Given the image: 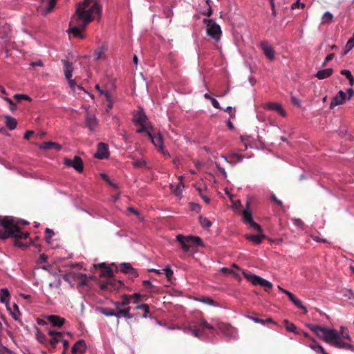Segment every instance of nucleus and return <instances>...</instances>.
I'll use <instances>...</instances> for the list:
<instances>
[{
    "mask_svg": "<svg viewBox=\"0 0 354 354\" xmlns=\"http://www.w3.org/2000/svg\"><path fill=\"white\" fill-rule=\"evenodd\" d=\"M28 236L27 232H21L19 227L15 223L11 216H0V240H6L9 237H14V245L19 248H26L27 245L18 239H26Z\"/></svg>",
    "mask_w": 354,
    "mask_h": 354,
    "instance_id": "1",
    "label": "nucleus"
},
{
    "mask_svg": "<svg viewBox=\"0 0 354 354\" xmlns=\"http://www.w3.org/2000/svg\"><path fill=\"white\" fill-rule=\"evenodd\" d=\"M102 11L101 6L97 2H95L88 9L78 4L75 13L71 19L69 26L85 29L87 25L94 19L93 15L96 14L99 20L102 15Z\"/></svg>",
    "mask_w": 354,
    "mask_h": 354,
    "instance_id": "2",
    "label": "nucleus"
},
{
    "mask_svg": "<svg viewBox=\"0 0 354 354\" xmlns=\"http://www.w3.org/2000/svg\"><path fill=\"white\" fill-rule=\"evenodd\" d=\"M308 327L319 337L332 346L354 352V346L343 342L340 338L339 333L336 330L312 324H310Z\"/></svg>",
    "mask_w": 354,
    "mask_h": 354,
    "instance_id": "3",
    "label": "nucleus"
},
{
    "mask_svg": "<svg viewBox=\"0 0 354 354\" xmlns=\"http://www.w3.org/2000/svg\"><path fill=\"white\" fill-rule=\"evenodd\" d=\"M176 240L179 242L185 252L189 251L191 248L198 247L203 244L201 239L198 236H184L182 234H178L176 236Z\"/></svg>",
    "mask_w": 354,
    "mask_h": 354,
    "instance_id": "4",
    "label": "nucleus"
},
{
    "mask_svg": "<svg viewBox=\"0 0 354 354\" xmlns=\"http://www.w3.org/2000/svg\"><path fill=\"white\" fill-rule=\"evenodd\" d=\"M244 277L253 285L264 287L266 292H269L272 288V284L270 281L246 270L243 271Z\"/></svg>",
    "mask_w": 354,
    "mask_h": 354,
    "instance_id": "5",
    "label": "nucleus"
},
{
    "mask_svg": "<svg viewBox=\"0 0 354 354\" xmlns=\"http://www.w3.org/2000/svg\"><path fill=\"white\" fill-rule=\"evenodd\" d=\"M64 281L71 283L73 281L77 282V287H82L87 285L88 277L83 273H76L74 272L65 274L63 277Z\"/></svg>",
    "mask_w": 354,
    "mask_h": 354,
    "instance_id": "6",
    "label": "nucleus"
},
{
    "mask_svg": "<svg viewBox=\"0 0 354 354\" xmlns=\"http://www.w3.org/2000/svg\"><path fill=\"white\" fill-rule=\"evenodd\" d=\"M203 21L207 24V35L215 41H219L222 34L220 26L218 25L213 19H205Z\"/></svg>",
    "mask_w": 354,
    "mask_h": 354,
    "instance_id": "7",
    "label": "nucleus"
},
{
    "mask_svg": "<svg viewBox=\"0 0 354 354\" xmlns=\"http://www.w3.org/2000/svg\"><path fill=\"white\" fill-rule=\"evenodd\" d=\"M64 163L68 167L74 168L77 172H82L84 169V164L80 157L75 156L73 160L65 158Z\"/></svg>",
    "mask_w": 354,
    "mask_h": 354,
    "instance_id": "8",
    "label": "nucleus"
},
{
    "mask_svg": "<svg viewBox=\"0 0 354 354\" xmlns=\"http://www.w3.org/2000/svg\"><path fill=\"white\" fill-rule=\"evenodd\" d=\"M204 328L212 330L214 328L212 325L208 324L206 321L202 319L201 321L200 327H198V328L195 327V326L194 328L190 327V328H189L188 330H189V333L194 337H201V336L203 335Z\"/></svg>",
    "mask_w": 354,
    "mask_h": 354,
    "instance_id": "9",
    "label": "nucleus"
},
{
    "mask_svg": "<svg viewBox=\"0 0 354 354\" xmlns=\"http://www.w3.org/2000/svg\"><path fill=\"white\" fill-rule=\"evenodd\" d=\"M133 122L136 125H151L142 109L138 111L134 114Z\"/></svg>",
    "mask_w": 354,
    "mask_h": 354,
    "instance_id": "10",
    "label": "nucleus"
},
{
    "mask_svg": "<svg viewBox=\"0 0 354 354\" xmlns=\"http://www.w3.org/2000/svg\"><path fill=\"white\" fill-rule=\"evenodd\" d=\"M72 71H73V66L72 64L68 62H64V74L65 77L68 81V83L70 84V86L74 90L75 86L78 87L80 89H83L82 87H80L79 86H77L74 80H71L72 77Z\"/></svg>",
    "mask_w": 354,
    "mask_h": 354,
    "instance_id": "11",
    "label": "nucleus"
},
{
    "mask_svg": "<svg viewBox=\"0 0 354 354\" xmlns=\"http://www.w3.org/2000/svg\"><path fill=\"white\" fill-rule=\"evenodd\" d=\"M260 47L268 59L270 60H273L274 59L275 51L267 41H261Z\"/></svg>",
    "mask_w": 354,
    "mask_h": 354,
    "instance_id": "12",
    "label": "nucleus"
},
{
    "mask_svg": "<svg viewBox=\"0 0 354 354\" xmlns=\"http://www.w3.org/2000/svg\"><path fill=\"white\" fill-rule=\"evenodd\" d=\"M346 99V94L343 91H339L337 94L333 97L330 104V109H333L336 106L343 104Z\"/></svg>",
    "mask_w": 354,
    "mask_h": 354,
    "instance_id": "13",
    "label": "nucleus"
},
{
    "mask_svg": "<svg viewBox=\"0 0 354 354\" xmlns=\"http://www.w3.org/2000/svg\"><path fill=\"white\" fill-rule=\"evenodd\" d=\"M109 156L108 145L104 142H100L97 145V152L95 153V157L98 159H105Z\"/></svg>",
    "mask_w": 354,
    "mask_h": 354,
    "instance_id": "14",
    "label": "nucleus"
},
{
    "mask_svg": "<svg viewBox=\"0 0 354 354\" xmlns=\"http://www.w3.org/2000/svg\"><path fill=\"white\" fill-rule=\"evenodd\" d=\"M283 293H285L289 298V299L299 308L304 310V313H307V308L304 306L301 301L297 299L292 292L288 290H283Z\"/></svg>",
    "mask_w": 354,
    "mask_h": 354,
    "instance_id": "15",
    "label": "nucleus"
},
{
    "mask_svg": "<svg viewBox=\"0 0 354 354\" xmlns=\"http://www.w3.org/2000/svg\"><path fill=\"white\" fill-rule=\"evenodd\" d=\"M149 139L151 140V142L153 144V145L157 148L158 150H162L163 145V140L162 136L160 133H158V136H153V132L151 133H149Z\"/></svg>",
    "mask_w": 354,
    "mask_h": 354,
    "instance_id": "16",
    "label": "nucleus"
},
{
    "mask_svg": "<svg viewBox=\"0 0 354 354\" xmlns=\"http://www.w3.org/2000/svg\"><path fill=\"white\" fill-rule=\"evenodd\" d=\"M95 268H100L102 269L100 276L103 277H112L113 272L111 268L106 266L105 263H101L97 265H94Z\"/></svg>",
    "mask_w": 354,
    "mask_h": 354,
    "instance_id": "17",
    "label": "nucleus"
},
{
    "mask_svg": "<svg viewBox=\"0 0 354 354\" xmlns=\"http://www.w3.org/2000/svg\"><path fill=\"white\" fill-rule=\"evenodd\" d=\"M245 238L256 245H259L263 239H266V236L262 233L259 234H245Z\"/></svg>",
    "mask_w": 354,
    "mask_h": 354,
    "instance_id": "18",
    "label": "nucleus"
},
{
    "mask_svg": "<svg viewBox=\"0 0 354 354\" xmlns=\"http://www.w3.org/2000/svg\"><path fill=\"white\" fill-rule=\"evenodd\" d=\"M120 270L125 273L129 274L133 277H136L138 276L136 270L131 266V265L129 263H122L120 264Z\"/></svg>",
    "mask_w": 354,
    "mask_h": 354,
    "instance_id": "19",
    "label": "nucleus"
},
{
    "mask_svg": "<svg viewBox=\"0 0 354 354\" xmlns=\"http://www.w3.org/2000/svg\"><path fill=\"white\" fill-rule=\"evenodd\" d=\"M47 320L53 326L57 327L62 326L65 323V319L60 317L58 315H49L47 317Z\"/></svg>",
    "mask_w": 354,
    "mask_h": 354,
    "instance_id": "20",
    "label": "nucleus"
},
{
    "mask_svg": "<svg viewBox=\"0 0 354 354\" xmlns=\"http://www.w3.org/2000/svg\"><path fill=\"white\" fill-rule=\"evenodd\" d=\"M86 348V342L84 339H79L72 347L71 352L73 354L83 353Z\"/></svg>",
    "mask_w": 354,
    "mask_h": 354,
    "instance_id": "21",
    "label": "nucleus"
},
{
    "mask_svg": "<svg viewBox=\"0 0 354 354\" xmlns=\"http://www.w3.org/2000/svg\"><path fill=\"white\" fill-rule=\"evenodd\" d=\"M39 147L44 150L55 149L56 151H60L62 148V145L59 144L51 141L41 143Z\"/></svg>",
    "mask_w": 354,
    "mask_h": 354,
    "instance_id": "22",
    "label": "nucleus"
},
{
    "mask_svg": "<svg viewBox=\"0 0 354 354\" xmlns=\"http://www.w3.org/2000/svg\"><path fill=\"white\" fill-rule=\"evenodd\" d=\"M97 125V121L96 118L90 114H87L86 117V126L90 131H94Z\"/></svg>",
    "mask_w": 354,
    "mask_h": 354,
    "instance_id": "23",
    "label": "nucleus"
},
{
    "mask_svg": "<svg viewBox=\"0 0 354 354\" xmlns=\"http://www.w3.org/2000/svg\"><path fill=\"white\" fill-rule=\"evenodd\" d=\"M116 283L121 284V281H113L111 279H108L106 282L102 283L100 284V289L102 290H110L111 291L112 289H115L117 288Z\"/></svg>",
    "mask_w": 354,
    "mask_h": 354,
    "instance_id": "24",
    "label": "nucleus"
},
{
    "mask_svg": "<svg viewBox=\"0 0 354 354\" xmlns=\"http://www.w3.org/2000/svg\"><path fill=\"white\" fill-rule=\"evenodd\" d=\"M267 108L269 110L277 111L283 117H285L286 115V111L283 110L281 105L278 103L269 102L267 104Z\"/></svg>",
    "mask_w": 354,
    "mask_h": 354,
    "instance_id": "25",
    "label": "nucleus"
},
{
    "mask_svg": "<svg viewBox=\"0 0 354 354\" xmlns=\"http://www.w3.org/2000/svg\"><path fill=\"white\" fill-rule=\"evenodd\" d=\"M243 219L245 223H252L253 221L252 212L250 210V202L248 201L246 203V208L243 211Z\"/></svg>",
    "mask_w": 354,
    "mask_h": 354,
    "instance_id": "26",
    "label": "nucleus"
},
{
    "mask_svg": "<svg viewBox=\"0 0 354 354\" xmlns=\"http://www.w3.org/2000/svg\"><path fill=\"white\" fill-rule=\"evenodd\" d=\"M4 118L6 127L11 131L14 130L17 125V120L10 115H5Z\"/></svg>",
    "mask_w": 354,
    "mask_h": 354,
    "instance_id": "27",
    "label": "nucleus"
},
{
    "mask_svg": "<svg viewBox=\"0 0 354 354\" xmlns=\"http://www.w3.org/2000/svg\"><path fill=\"white\" fill-rule=\"evenodd\" d=\"M333 70L332 68H326L317 71L315 76L319 80H324L325 78L330 77L333 74Z\"/></svg>",
    "mask_w": 354,
    "mask_h": 354,
    "instance_id": "28",
    "label": "nucleus"
},
{
    "mask_svg": "<svg viewBox=\"0 0 354 354\" xmlns=\"http://www.w3.org/2000/svg\"><path fill=\"white\" fill-rule=\"evenodd\" d=\"M84 29L77 28V27H71L69 26V29L68 30V34H73V35L75 37H79L81 39H83L84 37V35L82 33V32Z\"/></svg>",
    "mask_w": 354,
    "mask_h": 354,
    "instance_id": "29",
    "label": "nucleus"
},
{
    "mask_svg": "<svg viewBox=\"0 0 354 354\" xmlns=\"http://www.w3.org/2000/svg\"><path fill=\"white\" fill-rule=\"evenodd\" d=\"M130 309H131L130 307H127L124 309H121L120 308H116L117 310H116L115 313H117L118 315V317H120L122 316V317H126L127 319H131L133 317L130 314Z\"/></svg>",
    "mask_w": 354,
    "mask_h": 354,
    "instance_id": "30",
    "label": "nucleus"
},
{
    "mask_svg": "<svg viewBox=\"0 0 354 354\" xmlns=\"http://www.w3.org/2000/svg\"><path fill=\"white\" fill-rule=\"evenodd\" d=\"M170 187L174 194L177 196H181L184 188V185L182 181L179 182L174 188V185L171 184Z\"/></svg>",
    "mask_w": 354,
    "mask_h": 354,
    "instance_id": "31",
    "label": "nucleus"
},
{
    "mask_svg": "<svg viewBox=\"0 0 354 354\" xmlns=\"http://www.w3.org/2000/svg\"><path fill=\"white\" fill-rule=\"evenodd\" d=\"M10 297V293L7 288H3L1 290L0 300L2 303L6 304V306L8 305V301Z\"/></svg>",
    "mask_w": 354,
    "mask_h": 354,
    "instance_id": "32",
    "label": "nucleus"
},
{
    "mask_svg": "<svg viewBox=\"0 0 354 354\" xmlns=\"http://www.w3.org/2000/svg\"><path fill=\"white\" fill-rule=\"evenodd\" d=\"M140 127L136 130V133H146L147 136H149V133H151L153 131V128L151 125H139Z\"/></svg>",
    "mask_w": 354,
    "mask_h": 354,
    "instance_id": "33",
    "label": "nucleus"
},
{
    "mask_svg": "<svg viewBox=\"0 0 354 354\" xmlns=\"http://www.w3.org/2000/svg\"><path fill=\"white\" fill-rule=\"evenodd\" d=\"M130 300H131L130 296L124 295L122 297V301H120V302L118 301L115 303L116 308H119L122 306L129 305L130 304Z\"/></svg>",
    "mask_w": 354,
    "mask_h": 354,
    "instance_id": "34",
    "label": "nucleus"
},
{
    "mask_svg": "<svg viewBox=\"0 0 354 354\" xmlns=\"http://www.w3.org/2000/svg\"><path fill=\"white\" fill-rule=\"evenodd\" d=\"M12 308H13V310H12L11 308H10L8 307V306H7V308H8V310L10 311V314H11L12 317L15 320H18L19 319V317L21 315L20 312H19V307H18V306L16 304H14Z\"/></svg>",
    "mask_w": 354,
    "mask_h": 354,
    "instance_id": "35",
    "label": "nucleus"
},
{
    "mask_svg": "<svg viewBox=\"0 0 354 354\" xmlns=\"http://www.w3.org/2000/svg\"><path fill=\"white\" fill-rule=\"evenodd\" d=\"M106 49L104 47L97 48L94 52L95 59L99 60L105 57Z\"/></svg>",
    "mask_w": 354,
    "mask_h": 354,
    "instance_id": "36",
    "label": "nucleus"
},
{
    "mask_svg": "<svg viewBox=\"0 0 354 354\" xmlns=\"http://www.w3.org/2000/svg\"><path fill=\"white\" fill-rule=\"evenodd\" d=\"M57 0H49L48 6L42 11V15H46L53 10L56 6Z\"/></svg>",
    "mask_w": 354,
    "mask_h": 354,
    "instance_id": "37",
    "label": "nucleus"
},
{
    "mask_svg": "<svg viewBox=\"0 0 354 354\" xmlns=\"http://www.w3.org/2000/svg\"><path fill=\"white\" fill-rule=\"evenodd\" d=\"M283 324L286 326V330L289 332H292L298 334L299 332L297 330V327L293 323H290L288 319L283 320Z\"/></svg>",
    "mask_w": 354,
    "mask_h": 354,
    "instance_id": "38",
    "label": "nucleus"
},
{
    "mask_svg": "<svg viewBox=\"0 0 354 354\" xmlns=\"http://www.w3.org/2000/svg\"><path fill=\"white\" fill-rule=\"evenodd\" d=\"M339 335H340V338L342 337L345 339H347L348 342L352 341V338L349 335L348 330L347 328H346V327L341 326Z\"/></svg>",
    "mask_w": 354,
    "mask_h": 354,
    "instance_id": "39",
    "label": "nucleus"
},
{
    "mask_svg": "<svg viewBox=\"0 0 354 354\" xmlns=\"http://www.w3.org/2000/svg\"><path fill=\"white\" fill-rule=\"evenodd\" d=\"M310 347L317 353H321L322 354H328L325 351L323 346L316 342H313V343L310 345Z\"/></svg>",
    "mask_w": 354,
    "mask_h": 354,
    "instance_id": "40",
    "label": "nucleus"
},
{
    "mask_svg": "<svg viewBox=\"0 0 354 354\" xmlns=\"http://www.w3.org/2000/svg\"><path fill=\"white\" fill-rule=\"evenodd\" d=\"M333 19V15L329 12H326L322 16V24H329L332 22Z\"/></svg>",
    "mask_w": 354,
    "mask_h": 354,
    "instance_id": "41",
    "label": "nucleus"
},
{
    "mask_svg": "<svg viewBox=\"0 0 354 354\" xmlns=\"http://www.w3.org/2000/svg\"><path fill=\"white\" fill-rule=\"evenodd\" d=\"M200 223L204 228H209L212 225V222L207 218L199 217Z\"/></svg>",
    "mask_w": 354,
    "mask_h": 354,
    "instance_id": "42",
    "label": "nucleus"
},
{
    "mask_svg": "<svg viewBox=\"0 0 354 354\" xmlns=\"http://www.w3.org/2000/svg\"><path fill=\"white\" fill-rule=\"evenodd\" d=\"M136 308L142 310L144 311L145 313L143 315V317H147L148 314L149 313V307L148 304H142L140 305H138L136 307Z\"/></svg>",
    "mask_w": 354,
    "mask_h": 354,
    "instance_id": "43",
    "label": "nucleus"
},
{
    "mask_svg": "<svg viewBox=\"0 0 354 354\" xmlns=\"http://www.w3.org/2000/svg\"><path fill=\"white\" fill-rule=\"evenodd\" d=\"M36 338L40 343L42 344H45L47 342L46 336L39 330H37V331Z\"/></svg>",
    "mask_w": 354,
    "mask_h": 354,
    "instance_id": "44",
    "label": "nucleus"
},
{
    "mask_svg": "<svg viewBox=\"0 0 354 354\" xmlns=\"http://www.w3.org/2000/svg\"><path fill=\"white\" fill-rule=\"evenodd\" d=\"M61 337L62 336H59V335H56V336L52 337V338L49 341V343L53 348H55L57 344L59 342H61V340L62 339H61Z\"/></svg>",
    "mask_w": 354,
    "mask_h": 354,
    "instance_id": "45",
    "label": "nucleus"
},
{
    "mask_svg": "<svg viewBox=\"0 0 354 354\" xmlns=\"http://www.w3.org/2000/svg\"><path fill=\"white\" fill-rule=\"evenodd\" d=\"M95 88L96 90L98 91V92L100 93V95H104L105 96L106 100H109L110 93L109 91L101 89L99 84H96Z\"/></svg>",
    "mask_w": 354,
    "mask_h": 354,
    "instance_id": "46",
    "label": "nucleus"
},
{
    "mask_svg": "<svg viewBox=\"0 0 354 354\" xmlns=\"http://www.w3.org/2000/svg\"><path fill=\"white\" fill-rule=\"evenodd\" d=\"M14 97L17 100V102H20L22 100H26L28 101L31 100V98L29 96H28L27 95H24V94H15L14 95Z\"/></svg>",
    "mask_w": 354,
    "mask_h": 354,
    "instance_id": "47",
    "label": "nucleus"
},
{
    "mask_svg": "<svg viewBox=\"0 0 354 354\" xmlns=\"http://www.w3.org/2000/svg\"><path fill=\"white\" fill-rule=\"evenodd\" d=\"M45 234H46V237H45L46 241L48 243H50V240L52 238L53 235L54 234V232L51 229L46 228L45 230Z\"/></svg>",
    "mask_w": 354,
    "mask_h": 354,
    "instance_id": "48",
    "label": "nucleus"
},
{
    "mask_svg": "<svg viewBox=\"0 0 354 354\" xmlns=\"http://www.w3.org/2000/svg\"><path fill=\"white\" fill-rule=\"evenodd\" d=\"M132 165L135 167H141L146 165V161L143 159L136 160L132 162Z\"/></svg>",
    "mask_w": 354,
    "mask_h": 354,
    "instance_id": "49",
    "label": "nucleus"
},
{
    "mask_svg": "<svg viewBox=\"0 0 354 354\" xmlns=\"http://www.w3.org/2000/svg\"><path fill=\"white\" fill-rule=\"evenodd\" d=\"M163 271L167 278L168 280H171L173 276V271L169 266H167Z\"/></svg>",
    "mask_w": 354,
    "mask_h": 354,
    "instance_id": "50",
    "label": "nucleus"
},
{
    "mask_svg": "<svg viewBox=\"0 0 354 354\" xmlns=\"http://www.w3.org/2000/svg\"><path fill=\"white\" fill-rule=\"evenodd\" d=\"M142 284L144 286V287L149 291V292H152L153 291V286L151 284V283L150 282V281L149 280H145L143 281L142 282Z\"/></svg>",
    "mask_w": 354,
    "mask_h": 354,
    "instance_id": "51",
    "label": "nucleus"
},
{
    "mask_svg": "<svg viewBox=\"0 0 354 354\" xmlns=\"http://www.w3.org/2000/svg\"><path fill=\"white\" fill-rule=\"evenodd\" d=\"M353 47H354V39H352L351 38H350L346 44V50L345 53L350 51Z\"/></svg>",
    "mask_w": 354,
    "mask_h": 354,
    "instance_id": "52",
    "label": "nucleus"
},
{
    "mask_svg": "<svg viewBox=\"0 0 354 354\" xmlns=\"http://www.w3.org/2000/svg\"><path fill=\"white\" fill-rule=\"evenodd\" d=\"M102 313L106 316L118 317V315L117 313H115V312H114L113 310H110V309H103Z\"/></svg>",
    "mask_w": 354,
    "mask_h": 354,
    "instance_id": "53",
    "label": "nucleus"
},
{
    "mask_svg": "<svg viewBox=\"0 0 354 354\" xmlns=\"http://www.w3.org/2000/svg\"><path fill=\"white\" fill-rule=\"evenodd\" d=\"M250 225V227H253L254 230H256L259 233L262 232V228H261V225H259L256 222L252 221V223Z\"/></svg>",
    "mask_w": 354,
    "mask_h": 354,
    "instance_id": "54",
    "label": "nucleus"
},
{
    "mask_svg": "<svg viewBox=\"0 0 354 354\" xmlns=\"http://www.w3.org/2000/svg\"><path fill=\"white\" fill-rule=\"evenodd\" d=\"M201 301L208 305H214V301L210 297H203Z\"/></svg>",
    "mask_w": 354,
    "mask_h": 354,
    "instance_id": "55",
    "label": "nucleus"
},
{
    "mask_svg": "<svg viewBox=\"0 0 354 354\" xmlns=\"http://www.w3.org/2000/svg\"><path fill=\"white\" fill-rule=\"evenodd\" d=\"M5 100L9 103V104H10V109L11 111H15L16 109V108H17L16 107V104L13 102V101L10 98L6 97Z\"/></svg>",
    "mask_w": 354,
    "mask_h": 354,
    "instance_id": "56",
    "label": "nucleus"
},
{
    "mask_svg": "<svg viewBox=\"0 0 354 354\" xmlns=\"http://www.w3.org/2000/svg\"><path fill=\"white\" fill-rule=\"evenodd\" d=\"M224 111L227 112L231 118L235 117V111L231 106H227Z\"/></svg>",
    "mask_w": 354,
    "mask_h": 354,
    "instance_id": "57",
    "label": "nucleus"
},
{
    "mask_svg": "<svg viewBox=\"0 0 354 354\" xmlns=\"http://www.w3.org/2000/svg\"><path fill=\"white\" fill-rule=\"evenodd\" d=\"M305 6V5L302 3H300L299 1L295 2L294 3H292V9H295V8H304Z\"/></svg>",
    "mask_w": 354,
    "mask_h": 354,
    "instance_id": "58",
    "label": "nucleus"
},
{
    "mask_svg": "<svg viewBox=\"0 0 354 354\" xmlns=\"http://www.w3.org/2000/svg\"><path fill=\"white\" fill-rule=\"evenodd\" d=\"M261 322H260V324H270V323H272V324H274L275 325L277 324V323L273 321L272 317H268V318L265 319H261Z\"/></svg>",
    "mask_w": 354,
    "mask_h": 354,
    "instance_id": "59",
    "label": "nucleus"
},
{
    "mask_svg": "<svg viewBox=\"0 0 354 354\" xmlns=\"http://www.w3.org/2000/svg\"><path fill=\"white\" fill-rule=\"evenodd\" d=\"M271 200L274 202L276 204H277L279 206H282L283 205V203L281 202V201L279 200L276 196L274 194H272L271 196Z\"/></svg>",
    "mask_w": 354,
    "mask_h": 354,
    "instance_id": "60",
    "label": "nucleus"
},
{
    "mask_svg": "<svg viewBox=\"0 0 354 354\" xmlns=\"http://www.w3.org/2000/svg\"><path fill=\"white\" fill-rule=\"evenodd\" d=\"M340 73L342 75H344L347 79H348L351 75V73L350 71L348 70H346V69H343L340 71Z\"/></svg>",
    "mask_w": 354,
    "mask_h": 354,
    "instance_id": "61",
    "label": "nucleus"
},
{
    "mask_svg": "<svg viewBox=\"0 0 354 354\" xmlns=\"http://www.w3.org/2000/svg\"><path fill=\"white\" fill-rule=\"evenodd\" d=\"M211 102H212V106L216 108V109H221V106H220V104H219V102L215 99V98H211Z\"/></svg>",
    "mask_w": 354,
    "mask_h": 354,
    "instance_id": "62",
    "label": "nucleus"
},
{
    "mask_svg": "<svg viewBox=\"0 0 354 354\" xmlns=\"http://www.w3.org/2000/svg\"><path fill=\"white\" fill-rule=\"evenodd\" d=\"M47 258L48 257L46 255H45L44 254H40V256L39 257L37 263H41L46 262L47 261Z\"/></svg>",
    "mask_w": 354,
    "mask_h": 354,
    "instance_id": "63",
    "label": "nucleus"
},
{
    "mask_svg": "<svg viewBox=\"0 0 354 354\" xmlns=\"http://www.w3.org/2000/svg\"><path fill=\"white\" fill-rule=\"evenodd\" d=\"M294 224L299 227H301L304 225V223L299 218H294L293 219Z\"/></svg>",
    "mask_w": 354,
    "mask_h": 354,
    "instance_id": "64",
    "label": "nucleus"
}]
</instances>
